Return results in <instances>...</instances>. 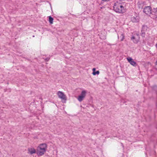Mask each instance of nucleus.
<instances>
[{"mask_svg":"<svg viewBox=\"0 0 157 157\" xmlns=\"http://www.w3.org/2000/svg\"><path fill=\"white\" fill-rule=\"evenodd\" d=\"M47 146L45 144H42L40 145L37 149L36 153L40 155H44L46 151Z\"/></svg>","mask_w":157,"mask_h":157,"instance_id":"obj_1","label":"nucleus"},{"mask_svg":"<svg viewBox=\"0 0 157 157\" xmlns=\"http://www.w3.org/2000/svg\"><path fill=\"white\" fill-rule=\"evenodd\" d=\"M113 9L117 13H121L124 12V7L121 3H118V2H116L114 3Z\"/></svg>","mask_w":157,"mask_h":157,"instance_id":"obj_2","label":"nucleus"},{"mask_svg":"<svg viewBox=\"0 0 157 157\" xmlns=\"http://www.w3.org/2000/svg\"><path fill=\"white\" fill-rule=\"evenodd\" d=\"M87 93V91L85 90H82V91L81 94L78 96L77 98L79 102L82 101L85 98Z\"/></svg>","mask_w":157,"mask_h":157,"instance_id":"obj_3","label":"nucleus"},{"mask_svg":"<svg viewBox=\"0 0 157 157\" xmlns=\"http://www.w3.org/2000/svg\"><path fill=\"white\" fill-rule=\"evenodd\" d=\"M57 94L59 98L62 100L66 101L67 99V97L63 92L60 91H58L57 93Z\"/></svg>","mask_w":157,"mask_h":157,"instance_id":"obj_4","label":"nucleus"},{"mask_svg":"<svg viewBox=\"0 0 157 157\" xmlns=\"http://www.w3.org/2000/svg\"><path fill=\"white\" fill-rule=\"evenodd\" d=\"M152 18H157V8H154L151 10V14L150 15Z\"/></svg>","mask_w":157,"mask_h":157,"instance_id":"obj_5","label":"nucleus"},{"mask_svg":"<svg viewBox=\"0 0 157 157\" xmlns=\"http://www.w3.org/2000/svg\"><path fill=\"white\" fill-rule=\"evenodd\" d=\"M131 39L135 43H137L140 40L139 35L138 34L134 35L131 38Z\"/></svg>","mask_w":157,"mask_h":157,"instance_id":"obj_6","label":"nucleus"},{"mask_svg":"<svg viewBox=\"0 0 157 157\" xmlns=\"http://www.w3.org/2000/svg\"><path fill=\"white\" fill-rule=\"evenodd\" d=\"M139 21V17L138 14L136 13L131 18V21L133 22L136 23Z\"/></svg>","mask_w":157,"mask_h":157,"instance_id":"obj_7","label":"nucleus"},{"mask_svg":"<svg viewBox=\"0 0 157 157\" xmlns=\"http://www.w3.org/2000/svg\"><path fill=\"white\" fill-rule=\"evenodd\" d=\"M151 8L149 6L145 7L143 11L144 13L147 14H151Z\"/></svg>","mask_w":157,"mask_h":157,"instance_id":"obj_8","label":"nucleus"},{"mask_svg":"<svg viewBox=\"0 0 157 157\" xmlns=\"http://www.w3.org/2000/svg\"><path fill=\"white\" fill-rule=\"evenodd\" d=\"M118 38L121 41L123 40L124 38V33L122 31H118L117 33Z\"/></svg>","mask_w":157,"mask_h":157,"instance_id":"obj_9","label":"nucleus"},{"mask_svg":"<svg viewBox=\"0 0 157 157\" xmlns=\"http://www.w3.org/2000/svg\"><path fill=\"white\" fill-rule=\"evenodd\" d=\"M127 59L128 62H129L131 65L134 66H136V63L135 62L131 57H127Z\"/></svg>","mask_w":157,"mask_h":157,"instance_id":"obj_10","label":"nucleus"},{"mask_svg":"<svg viewBox=\"0 0 157 157\" xmlns=\"http://www.w3.org/2000/svg\"><path fill=\"white\" fill-rule=\"evenodd\" d=\"M28 150V152L31 155L35 153L36 152L35 149L33 147L29 148Z\"/></svg>","mask_w":157,"mask_h":157,"instance_id":"obj_11","label":"nucleus"},{"mask_svg":"<svg viewBox=\"0 0 157 157\" xmlns=\"http://www.w3.org/2000/svg\"><path fill=\"white\" fill-rule=\"evenodd\" d=\"M147 27L146 26H143V27L142 28V30L141 31L142 33V36H144V33H145L144 31H145V29H147Z\"/></svg>","mask_w":157,"mask_h":157,"instance_id":"obj_12","label":"nucleus"},{"mask_svg":"<svg viewBox=\"0 0 157 157\" xmlns=\"http://www.w3.org/2000/svg\"><path fill=\"white\" fill-rule=\"evenodd\" d=\"M53 19L51 16L49 17V21L50 23L51 24L53 23Z\"/></svg>","mask_w":157,"mask_h":157,"instance_id":"obj_13","label":"nucleus"},{"mask_svg":"<svg viewBox=\"0 0 157 157\" xmlns=\"http://www.w3.org/2000/svg\"><path fill=\"white\" fill-rule=\"evenodd\" d=\"M92 74L94 75H95L96 74L99 75V71H97L96 72L95 71V72H93Z\"/></svg>","mask_w":157,"mask_h":157,"instance_id":"obj_14","label":"nucleus"},{"mask_svg":"<svg viewBox=\"0 0 157 157\" xmlns=\"http://www.w3.org/2000/svg\"><path fill=\"white\" fill-rule=\"evenodd\" d=\"M95 70H96V69L94 68H93L92 69L93 70V72H95Z\"/></svg>","mask_w":157,"mask_h":157,"instance_id":"obj_15","label":"nucleus"}]
</instances>
